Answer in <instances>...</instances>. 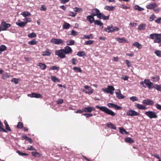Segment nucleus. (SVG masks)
Instances as JSON below:
<instances>
[{
	"mask_svg": "<svg viewBox=\"0 0 161 161\" xmlns=\"http://www.w3.org/2000/svg\"><path fill=\"white\" fill-rule=\"evenodd\" d=\"M86 20L88 21L91 24H92L93 22H94L95 20L94 16L92 15L87 16Z\"/></svg>",
	"mask_w": 161,
	"mask_h": 161,
	"instance_id": "21",
	"label": "nucleus"
},
{
	"mask_svg": "<svg viewBox=\"0 0 161 161\" xmlns=\"http://www.w3.org/2000/svg\"><path fill=\"white\" fill-rule=\"evenodd\" d=\"M120 7L123 9H128L129 8L127 6H125L123 4L121 5L120 6Z\"/></svg>",
	"mask_w": 161,
	"mask_h": 161,
	"instance_id": "61",
	"label": "nucleus"
},
{
	"mask_svg": "<svg viewBox=\"0 0 161 161\" xmlns=\"http://www.w3.org/2000/svg\"><path fill=\"white\" fill-rule=\"evenodd\" d=\"M107 106L109 108H114L116 110H120L122 109V108L121 107L113 103H108Z\"/></svg>",
	"mask_w": 161,
	"mask_h": 161,
	"instance_id": "13",
	"label": "nucleus"
},
{
	"mask_svg": "<svg viewBox=\"0 0 161 161\" xmlns=\"http://www.w3.org/2000/svg\"><path fill=\"white\" fill-rule=\"evenodd\" d=\"M125 63L127 65V66L128 67H131L132 66V64L130 63V62L128 60H125Z\"/></svg>",
	"mask_w": 161,
	"mask_h": 161,
	"instance_id": "53",
	"label": "nucleus"
},
{
	"mask_svg": "<svg viewBox=\"0 0 161 161\" xmlns=\"http://www.w3.org/2000/svg\"><path fill=\"white\" fill-rule=\"evenodd\" d=\"M116 40L119 43L127 42V41L124 37L122 38H117Z\"/></svg>",
	"mask_w": 161,
	"mask_h": 161,
	"instance_id": "25",
	"label": "nucleus"
},
{
	"mask_svg": "<svg viewBox=\"0 0 161 161\" xmlns=\"http://www.w3.org/2000/svg\"><path fill=\"white\" fill-rule=\"evenodd\" d=\"M142 103L144 104L151 106L153 105L154 103L152 100L148 99L143 100Z\"/></svg>",
	"mask_w": 161,
	"mask_h": 161,
	"instance_id": "14",
	"label": "nucleus"
},
{
	"mask_svg": "<svg viewBox=\"0 0 161 161\" xmlns=\"http://www.w3.org/2000/svg\"><path fill=\"white\" fill-rule=\"evenodd\" d=\"M96 108L99 109L100 110L103 112L108 115H110L112 116H114L115 115V113L106 107H100L98 105H97L96 106Z\"/></svg>",
	"mask_w": 161,
	"mask_h": 161,
	"instance_id": "1",
	"label": "nucleus"
},
{
	"mask_svg": "<svg viewBox=\"0 0 161 161\" xmlns=\"http://www.w3.org/2000/svg\"><path fill=\"white\" fill-rule=\"evenodd\" d=\"M74 10L76 12H79L82 11V9L80 8H78L77 7H75L74 8Z\"/></svg>",
	"mask_w": 161,
	"mask_h": 161,
	"instance_id": "60",
	"label": "nucleus"
},
{
	"mask_svg": "<svg viewBox=\"0 0 161 161\" xmlns=\"http://www.w3.org/2000/svg\"><path fill=\"white\" fill-rule=\"evenodd\" d=\"M1 25L2 29L3 31H6L7 29L11 26V25L5 22L4 21H2L1 23Z\"/></svg>",
	"mask_w": 161,
	"mask_h": 161,
	"instance_id": "7",
	"label": "nucleus"
},
{
	"mask_svg": "<svg viewBox=\"0 0 161 161\" xmlns=\"http://www.w3.org/2000/svg\"><path fill=\"white\" fill-rule=\"evenodd\" d=\"M67 45L68 46L74 45L75 43V41L74 40H71L66 42Z\"/></svg>",
	"mask_w": 161,
	"mask_h": 161,
	"instance_id": "37",
	"label": "nucleus"
},
{
	"mask_svg": "<svg viewBox=\"0 0 161 161\" xmlns=\"http://www.w3.org/2000/svg\"><path fill=\"white\" fill-rule=\"evenodd\" d=\"M51 54V52H50V50L48 49H47L45 51L42 52V55L43 56H50Z\"/></svg>",
	"mask_w": 161,
	"mask_h": 161,
	"instance_id": "24",
	"label": "nucleus"
},
{
	"mask_svg": "<svg viewBox=\"0 0 161 161\" xmlns=\"http://www.w3.org/2000/svg\"><path fill=\"white\" fill-rule=\"evenodd\" d=\"M23 123L21 122H19L18 125H17V127L18 129H21L23 128Z\"/></svg>",
	"mask_w": 161,
	"mask_h": 161,
	"instance_id": "44",
	"label": "nucleus"
},
{
	"mask_svg": "<svg viewBox=\"0 0 161 161\" xmlns=\"http://www.w3.org/2000/svg\"><path fill=\"white\" fill-rule=\"evenodd\" d=\"M119 130L120 133L121 134H123L124 133H127L125 130L123 128H119Z\"/></svg>",
	"mask_w": 161,
	"mask_h": 161,
	"instance_id": "50",
	"label": "nucleus"
},
{
	"mask_svg": "<svg viewBox=\"0 0 161 161\" xmlns=\"http://www.w3.org/2000/svg\"><path fill=\"white\" fill-rule=\"evenodd\" d=\"M95 109V108L93 107H88L83 108V110L86 113L91 112L92 111H94Z\"/></svg>",
	"mask_w": 161,
	"mask_h": 161,
	"instance_id": "17",
	"label": "nucleus"
},
{
	"mask_svg": "<svg viewBox=\"0 0 161 161\" xmlns=\"http://www.w3.org/2000/svg\"><path fill=\"white\" fill-rule=\"evenodd\" d=\"M94 22L95 25H97L99 26H102L103 25V23H102L100 20H95Z\"/></svg>",
	"mask_w": 161,
	"mask_h": 161,
	"instance_id": "35",
	"label": "nucleus"
},
{
	"mask_svg": "<svg viewBox=\"0 0 161 161\" xmlns=\"http://www.w3.org/2000/svg\"><path fill=\"white\" fill-rule=\"evenodd\" d=\"M92 15L93 16H96L98 18H100V15L101 14V13H100L99 10L97 8H95L92 10Z\"/></svg>",
	"mask_w": 161,
	"mask_h": 161,
	"instance_id": "11",
	"label": "nucleus"
},
{
	"mask_svg": "<svg viewBox=\"0 0 161 161\" xmlns=\"http://www.w3.org/2000/svg\"><path fill=\"white\" fill-rule=\"evenodd\" d=\"M27 36L29 37L30 38H35L36 36V33L34 32L29 34Z\"/></svg>",
	"mask_w": 161,
	"mask_h": 161,
	"instance_id": "43",
	"label": "nucleus"
},
{
	"mask_svg": "<svg viewBox=\"0 0 161 161\" xmlns=\"http://www.w3.org/2000/svg\"><path fill=\"white\" fill-rule=\"evenodd\" d=\"M77 54L79 57H82L86 56V55L85 52L84 51L79 52H78Z\"/></svg>",
	"mask_w": 161,
	"mask_h": 161,
	"instance_id": "33",
	"label": "nucleus"
},
{
	"mask_svg": "<svg viewBox=\"0 0 161 161\" xmlns=\"http://www.w3.org/2000/svg\"><path fill=\"white\" fill-rule=\"evenodd\" d=\"M126 114L128 116H138L140 114L139 113L133 110L130 109L127 111Z\"/></svg>",
	"mask_w": 161,
	"mask_h": 161,
	"instance_id": "8",
	"label": "nucleus"
},
{
	"mask_svg": "<svg viewBox=\"0 0 161 161\" xmlns=\"http://www.w3.org/2000/svg\"><path fill=\"white\" fill-rule=\"evenodd\" d=\"M26 150H30V151H33L34 150L36 151V149L33 147L32 146H30V147H28L27 149Z\"/></svg>",
	"mask_w": 161,
	"mask_h": 161,
	"instance_id": "51",
	"label": "nucleus"
},
{
	"mask_svg": "<svg viewBox=\"0 0 161 161\" xmlns=\"http://www.w3.org/2000/svg\"><path fill=\"white\" fill-rule=\"evenodd\" d=\"M7 47L4 45H2L0 46V54L2 53V52L6 50Z\"/></svg>",
	"mask_w": 161,
	"mask_h": 161,
	"instance_id": "31",
	"label": "nucleus"
},
{
	"mask_svg": "<svg viewBox=\"0 0 161 161\" xmlns=\"http://www.w3.org/2000/svg\"><path fill=\"white\" fill-rule=\"evenodd\" d=\"M146 25L145 24H141L139 25L138 29L140 30H142L145 29Z\"/></svg>",
	"mask_w": 161,
	"mask_h": 161,
	"instance_id": "32",
	"label": "nucleus"
},
{
	"mask_svg": "<svg viewBox=\"0 0 161 161\" xmlns=\"http://www.w3.org/2000/svg\"><path fill=\"white\" fill-rule=\"evenodd\" d=\"M134 8L135 9L138 10L139 11H141L144 10V8L141 7H140L138 5L135 6L134 7Z\"/></svg>",
	"mask_w": 161,
	"mask_h": 161,
	"instance_id": "40",
	"label": "nucleus"
},
{
	"mask_svg": "<svg viewBox=\"0 0 161 161\" xmlns=\"http://www.w3.org/2000/svg\"><path fill=\"white\" fill-rule=\"evenodd\" d=\"M156 55L159 57H161V51L159 50H157L154 52Z\"/></svg>",
	"mask_w": 161,
	"mask_h": 161,
	"instance_id": "46",
	"label": "nucleus"
},
{
	"mask_svg": "<svg viewBox=\"0 0 161 161\" xmlns=\"http://www.w3.org/2000/svg\"><path fill=\"white\" fill-rule=\"evenodd\" d=\"M136 107L138 108V109L140 110H145L147 109V108L145 106L142 105V104H140L139 103H137L136 104Z\"/></svg>",
	"mask_w": 161,
	"mask_h": 161,
	"instance_id": "23",
	"label": "nucleus"
},
{
	"mask_svg": "<svg viewBox=\"0 0 161 161\" xmlns=\"http://www.w3.org/2000/svg\"><path fill=\"white\" fill-rule=\"evenodd\" d=\"M72 62L73 64L76 65L77 62H78V61L76 60V59L74 58H73L72 59Z\"/></svg>",
	"mask_w": 161,
	"mask_h": 161,
	"instance_id": "54",
	"label": "nucleus"
},
{
	"mask_svg": "<svg viewBox=\"0 0 161 161\" xmlns=\"http://www.w3.org/2000/svg\"><path fill=\"white\" fill-rule=\"evenodd\" d=\"M37 65L39 66L40 68L42 70H44L47 68V66L45 64L41 63H38Z\"/></svg>",
	"mask_w": 161,
	"mask_h": 161,
	"instance_id": "27",
	"label": "nucleus"
},
{
	"mask_svg": "<svg viewBox=\"0 0 161 161\" xmlns=\"http://www.w3.org/2000/svg\"><path fill=\"white\" fill-rule=\"evenodd\" d=\"M17 153L20 156H28V154L25 153H23L21 152L20 151L18 150L17 151Z\"/></svg>",
	"mask_w": 161,
	"mask_h": 161,
	"instance_id": "45",
	"label": "nucleus"
},
{
	"mask_svg": "<svg viewBox=\"0 0 161 161\" xmlns=\"http://www.w3.org/2000/svg\"><path fill=\"white\" fill-rule=\"evenodd\" d=\"M37 42L35 39H33L31 41L28 42V43L30 45H34L37 44Z\"/></svg>",
	"mask_w": 161,
	"mask_h": 161,
	"instance_id": "39",
	"label": "nucleus"
},
{
	"mask_svg": "<svg viewBox=\"0 0 161 161\" xmlns=\"http://www.w3.org/2000/svg\"><path fill=\"white\" fill-rule=\"evenodd\" d=\"M70 26V25L69 24L65 22L63 25V29H68L69 28Z\"/></svg>",
	"mask_w": 161,
	"mask_h": 161,
	"instance_id": "41",
	"label": "nucleus"
},
{
	"mask_svg": "<svg viewBox=\"0 0 161 161\" xmlns=\"http://www.w3.org/2000/svg\"><path fill=\"white\" fill-rule=\"evenodd\" d=\"M115 89L114 87L111 86H108L107 88L103 89V90L105 92L109 93L111 94H113V91Z\"/></svg>",
	"mask_w": 161,
	"mask_h": 161,
	"instance_id": "9",
	"label": "nucleus"
},
{
	"mask_svg": "<svg viewBox=\"0 0 161 161\" xmlns=\"http://www.w3.org/2000/svg\"><path fill=\"white\" fill-rule=\"evenodd\" d=\"M110 15H108L107 16H106L104 14L102 13H101V14L100 15V18H98L100 19H103V20H108L109 19Z\"/></svg>",
	"mask_w": 161,
	"mask_h": 161,
	"instance_id": "26",
	"label": "nucleus"
},
{
	"mask_svg": "<svg viewBox=\"0 0 161 161\" xmlns=\"http://www.w3.org/2000/svg\"><path fill=\"white\" fill-rule=\"evenodd\" d=\"M63 49L64 50L65 54L71 53H72V50L71 48L68 46L65 47Z\"/></svg>",
	"mask_w": 161,
	"mask_h": 161,
	"instance_id": "15",
	"label": "nucleus"
},
{
	"mask_svg": "<svg viewBox=\"0 0 161 161\" xmlns=\"http://www.w3.org/2000/svg\"><path fill=\"white\" fill-rule=\"evenodd\" d=\"M149 38L152 39H154V42L159 43H161V33H153L150 35ZM161 46V44L160 45Z\"/></svg>",
	"mask_w": 161,
	"mask_h": 161,
	"instance_id": "2",
	"label": "nucleus"
},
{
	"mask_svg": "<svg viewBox=\"0 0 161 161\" xmlns=\"http://www.w3.org/2000/svg\"><path fill=\"white\" fill-rule=\"evenodd\" d=\"M12 82H13L15 84H17L18 83V79L17 78H14L11 81Z\"/></svg>",
	"mask_w": 161,
	"mask_h": 161,
	"instance_id": "58",
	"label": "nucleus"
},
{
	"mask_svg": "<svg viewBox=\"0 0 161 161\" xmlns=\"http://www.w3.org/2000/svg\"><path fill=\"white\" fill-rule=\"evenodd\" d=\"M161 17L158 18L157 19L155 20V22L158 23L160 24L161 23Z\"/></svg>",
	"mask_w": 161,
	"mask_h": 161,
	"instance_id": "64",
	"label": "nucleus"
},
{
	"mask_svg": "<svg viewBox=\"0 0 161 161\" xmlns=\"http://www.w3.org/2000/svg\"><path fill=\"white\" fill-rule=\"evenodd\" d=\"M83 115L85 116H86V117L87 118H88L89 117H91L92 116V114L91 113L90 114H82Z\"/></svg>",
	"mask_w": 161,
	"mask_h": 161,
	"instance_id": "55",
	"label": "nucleus"
},
{
	"mask_svg": "<svg viewBox=\"0 0 161 161\" xmlns=\"http://www.w3.org/2000/svg\"><path fill=\"white\" fill-rule=\"evenodd\" d=\"M84 88L85 89V90H88V91H86L85 92L86 93L91 94L93 93V90L90 87L88 86H84Z\"/></svg>",
	"mask_w": 161,
	"mask_h": 161,
	"instance_id": "18",
	"label": "nucleus"
},
{
	"mask_svg": "<svg viewBox=\"0 0 161 161\" xmlns=\"http://www.w3.org/2000/svg\"><path fill=\"white\" fill-rule=\"evenodd\" d=\"M55 54L60 57V58H64L66 57V55L64 50L63 49L57 50L55 52Z\"/></svg>",
	"mask_w": 161,
	"mask_h": 161,
	"instance_id": "6",
	"label": "nucleus"
},
{
	"mask_svg": "<svg viewBox=\"0 0 161 161\" xmlns=\"http://www.w3.org/2000/svg\"><path fill=\"white\" fill-rule=\"evenodd\" d=\"M152 78L154 80V81H158L159 80L160 78L158 76H156L155 77H153Z\"/></svg>",
	"mask_w": 161,
	"mask_h": 161,
	"instance_id": "57",
	"label": "nucleus"
},
{
	"mask_svg": "<svg viewBox=\"0 0 161 161\" xmlns=\"http://www.w3.org/2000/svg\"><path fill=\"white\" fill-rule=\"evenodd\" d=\"M21 14L25 17L31 15V14L27 12H24L21 13Z\"/></svg>",
	"mask_w": 161,
	"mask_h": 161,
	"instance_id": "42",
	"label": "nucleus"
},
{
	"mask_svg": "<svg viewBox=\"0 0 161 161\" xmlns=\"http://www.w3.org/2000/svg\"><path fill=\"white\" fill-rule=\"evenodd\" d=\"M125 142L130 143H132L134 142V141L130 137L126 138L125 139Z\"/></svg>",
	"mask_w": 161,
	"mask_h": 161,
	"instance_id": "30",
	"label": "nucleus"
},
{
	"mask_svg": "<svg viewBox=\"0 0 161 161\" xmlns=\"http://www.w3.org/2000/svg\"><path fill=\"white\" fill-rule=\"evenodd\" d=\"M155 107L157 109L161 110V105L158 104H156L155 105Z\"/></svg>",
	"mask_w": 161,
	"mask_h": 161,
	"instance_id": "63",
	"label": "nucleus"
},
{
	"mask_svg": "<svg viewBox=\"0 0 161 161\" xmlns=\"http://www.w3.org/2000/svg\"><path fill=\"white\" fill-rule=\"evenodd\" d=\"M78 33L74 30H72L71 31V35H72L74 36H76L78 35Z\"/></svg>",
	"mask_w": 161,
	"mask_h": 161,
	"instance_id": "56",
	"label": "nucleus"
},
{
	"mask_svg": "<svg viewBox=\"0 0 161 161\" xmlns=\"http://www.w3.org/2000/svg\"><path fill=\"white\" fill-rule=\"evenodd\" d=\"M28 96L31 97H35L36 98H41L42 96L41 94L40 93H32L31 94H28Z\"/></svg>",
	"mask_w": 161,
	"mask_h": 161,
	"instance_id": "12",
	"label": "nucleus"
},
{
	"mask_svg": "<svg viewBox=\"0 0 161 161\" xmlns=\"http://www.w3.org/2000/svg\"><path fill=\"white\" fill-rule=\"evenodd\" d=\"M73 69L76 72H82V70L81 69L78 67H75L73 68Z\"/></svg>",
	"mask_w": 161,
	"mask_h": 161,
	"instance_id": "47",
	"label": "nucleus"
},
{
	"mask_svg": "<svg viewBox=\"0 0 161 161\" xmlns=\"http://www.w3.org/2000/svg\"><path fill=\"white\" fill-rule=\"evenodd\" d=\"M155 88L158 91L161 92V85H156Z\"/></svg>",
	"mask_w": 161,
	"mask_h": 161,
	"instance_id": "59",
	"label": "nucleus"
},
{
	"mask_svg": "<svg viewBox=\"0 0 161 161\" xmlns=\"http://www.w3.org/2000/svg\"><path fill=\"white\" fill-rule=\"evenodd\" d=\"M117 92H116V95L119 99H122L125 98V96L123 95L121 93V91L119 89H118L116 90Z\"/></svg>",
	"mask_w": 161,
	"mask_h": 161,
	"instance_id": "16",
	"label": "nucleus"
},
{
	"mask_svg": "<svg viewBox=\"0 0 161 161\" xmlns=\"http://www.w3.org/2000/svg\"><path fill=\"white\" fill-rule=\"evenodd\" d=\"M157 5L155 3H150L146 6V8H147L149 9H153L157 7Z\"/></svg>",
	"mask_w": 161,
	"mask_h": 161,
	"instance_id": "19",
	"label": "nucleus"
},
{
	"mask_svg": "<svg viewBox=\"0 0 161 161\" xmlns=\"http://www.w3.org/2000/svg\"><path fill=\"white\" fill-rule=\"evenodd\" d=\"M31 154L33 156L35 157H39L41 156V155L39 153L36 152V151L32 152Z\"/></svg>",
	"mask_w": 161,
	"mask_h": 161,
	"instance_id": "29",
	"label": "nucleus"
},
{
	"mask_svg": "<svg viewBox=\"0 0 161 161\" xmlns=\"http://www.w3.org/2000/svg\"><path fill=\"white\" fill-rule=\"evenodd\" d=\"M51 80L54 82H60V80L59 79L55 76H51Z\"/></svg>",
	"mask_w": 161,
	"mask_h": 161,
	"instance_id": "38",
	"label": "nucleus"
},
{
	"mask_svg": "<svg viewBox=\"0 0 161 161\" xmlns=\"http://www.w3.org/2000/svg\"><path fill=\"white\" fill-rule=\"evenodd\" d=\"M130 99L132 102H134L138 101V98L135 96H132L130 98Z\"/></svg>",
	"mask_w": 161,
	"mask_h": 161,
	"instance_id": "48",
	"label": "nucleus"
},
{
	"mask_svg": "<svg viewBox=\"0 0 161 161\" xmlns=\"http://www.w3.org/2000/svg\"><path fill=\"white\" fill-rule=\"evenodd\" d=\"M59 68L58 67H56L55 66H52L50 68V70H56L57 71L59 70Z\"/></svg>",
	"mask_w": 161,
	"mask_h": 161,
	"instance_id": "52",
	"label": "nucleus"
},
{
	"mask_svg": "<svg viewBox=\"0 0 161 161\" xmlns=\"http://www.w3.org/2000/svg\"><path fill=\"white\" fill-rule=\"evenodd\" d=\"M93 36H92V34H90L89 35H85L83 36V39H93Z\"/></svg>",
	"mask_w": 161,
	"mask_h": 161,
	"instance_id": "36",
	"label": "nucleus"
},
{
	"mask_svg": "<svg viewBox=\"0 0 161 161\" xmlns=\"http://www.w3.org/2000/svg\"><path fill=\"white\" fill-rule=\"evenodd\" d=\"M76 13H74L73 12H70L69 14V15L70 16H72V17H74L75 16H76Z\"/></svg>",
	"mask_w": 161,
	"mask_h": 161,
	"instance_id": "62",
	"label": "nucleus"
},
{
	"mask_svg": "<svg viewBox=\"0 0 161 161\" xmlns=\"http://www.w3.org/2000/svg\"><path fill=\"white\" fill-rule=\"evenodd\" d=\"M26 22H23L19 20H18V22L16 23V24L21 27H23L25 26Z\"/></svg>",
	"mask_w": 161,
	"mask_h": 161,
	"instance_id": "22",
	"label": "nucleus"
},
{
	"mask_svg": "<svg viewBox=\"0 0 161 161\" xmlns=\"http://www.w3.org/2000/svg\"><path fill=\"white\" fill-rule=\"evenodd\" d=\"M145 114L150 119H155L158 118V115L154 111H146L145 113Z\"/></svg>",
	"mask_w": 161,
	"mask_h": 161,
	"instance_id": "5",
	"label": "nucleus"
},
{
	"mask_svg": "<svg viewBox=\"0 0 161 161\" xmlns=\"http://www.w3.org/2000/svg\"><path fill=\"white\" fill-rule=\"evenodd\" d=\"M140 84L142 85L144 88H146L147 86L149 89L153 88V83L148 79H145L144 81H141Z\"/></svg>",
	"mask_w": 161,
	"mask_h": 161,
	"instance_id": "3",
	"label": "nucleus"
},
{
	"mask_svg": "<svg viewBox=\"0 0 161 161\" xmlns=\"http://www.w3.org/2000/svg\"><path fill=\"white\" fill-rule=\"evenodd\" d=\"M104 8L109 11H112L114 9V7L107 5L105 6Z\"/></svg>",
	"mask_w": 161,
	"mask_h": 161,
	"instance_id": "34",
	"label": "nucleus"
},
{
	"mask_svg": "<svg viewBox=\"0 0 161 161\" xmlns=\"http://www.w3.org/2000/svg\"><path fill=\"white\" fill-rule=\"evenodd\" d=\"M119 30V28L116 27H114L112 25L108 26L107 28L104 29V31L108 33H111L115 31H118Z\"/></svg>",
	"mask_w": 161,
	"mask_h": 161,
	"instance_id": "4",
	"label": "nucleus"
},
{
	"mask_svg": "<svg viewBox=\"0 0 161 161\" xmlns=\"http://www.w3.org/2000/svg\"><path fill=\"white\" fill-rule=\"evenodd\" d=\"M132 45L139 49H141L142 47V45L141 44L136 42H135L132 44Z\"/></svg>",
	"mask_w": 161,
	"mask_h": 161,
	"instance_id": "28",
	"label": "nucleus"
},
{
	"mask_svg": "<svg viewBox=\"0 0 161 161\" xmlns=\"http://www.w3.org/2000/svg\"><path fill=\"white\" fill-rule=\"evenodd\" d=\"M51 42L53 44L59 45L63 43L64 41L61 39L52 38L51 40Z\"/></svg>",
	"mask_w": 161,
	"mask_h": 161,
	"instance_id": "10",
	"label": "nucleus"
},
{
	"mask_svg": "<svg viewBox=\"0 0 161 161\" xmlns=\"http://www.w3.org/2000/svg\"><path fill=\"white\" fill-rule=\"evenodd\" d=\"M94 41L92 40H89L85 42V45H91L94 43Z\"/></svg>",
	"mask_w": 161,
	"mask_h": 161,
	"instance_id": "49",
	"label": "nucleus"
},
{
	"mask_svg": "<svg viewBox=\"0 0 161 161\" xmlns=\"http://www.w3.org/2000/svg\"><path fill=\"white\" fill-rule=\"evenodd\" d=\"M106 129L110 128L114 130H116V126L111 122H109L106 124Z\"/></svg>",
	"mask_w": 161,
	"mask_h": 161,
	"instance_id": "20",
	"label": "nucleus"
}]
</instances>
